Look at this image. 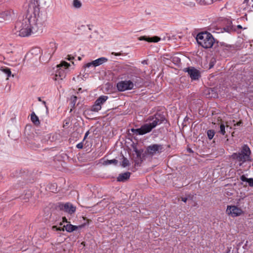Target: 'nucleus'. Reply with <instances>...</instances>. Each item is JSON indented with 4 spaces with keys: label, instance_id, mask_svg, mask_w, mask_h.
<instances>
[{
    "label": "nucleus",
    "instance_id": "1",
    "mask_svg": "<svg viewBox=\"0 0 253 253\" xmlns=\"http://www.w3.org/2000/svg\"><path fill=\"white\" fill-rule=\"evenodd\" d=\"M165 119L164 115L161 113H156L154 115L148 117L147 122L149 121V123L143 125L139 128H131L130 131L136 135L145 134L151 132L157 126L161 124Z\"/></svg>",
    "mask_w": 253,
    "mask_h": 253
},
{
    "label": "nucleus",
    "instance_id": "2",
    "mask_svg": "<svg viewBox=\"0 0 253 253\" xmlns=\"http://www.w3.org/2000/svg\"><path fill=\"white\" fill-rule=\"evenodd\" d=\"M25 21L24 18L22 21H17L15 24V28L18 29V35L21 37H28L31 34L37 33L39 30L38 23L32 22L31 20Z\"/></svg>",
    "mask_w": 253,
    "mask_h": 253
},
{
    "label": "nucleus",
    "instance_id": "3",
    "mask_svg": "<svg viewBox=\"0 0 253 253\" xmlns=\"http://www.w3.org/2000/svg\"><path fill=\"white\" fill-rule=\"evenodd\" d=\"M40 0H28L26 7V14L25 21L31 20L33 23H37L40 18Z\"/></svg>",
    "mask_w": 253,
    "mask_h": 253
},
{
    "label": "nucleus",
    "instance_id": "4",
    "mask_svg": "<svg viewBox=\"0 0 253 253\" xmlns=\"http://www.w3.org/2000/svg\"><path fill=\"white\" fill-rule=\"evenodd\" d=\"M251 155L250 148L247 144H244L241 147L240 151L238 153H233L231 157L238 163L239 167H242L245 162L252 161Z\"/></svg>",
    "mask_w": 253,
    "mask_h": 253
},
{
    "label": "nucleus",
    "instance_id": "5",
    "mask_svg": "<svg viewBox=\"0 0 253 253\" xmlns=\"http://www.w3.org/2000/svg\"><path fill=\"white\" fill-rule=\"evenodd\" d=\"M198 43L204 48H210L212 47L215 42L213 36L209 32H201L196 37Z\"/></svg>",
    "mask_w": 253,
    "mask_h": 253
},
{
    "label": "nucleus",
    "instance_id": "6",
    "mask_svg": "<svg viewBox=\"0 0 253 253\" xmlns=\"http://www.w3.org/2000/svg\"><path fill=\"white\" fill-rule=\"evenodd\" d=\"M165 151L163 145L160 144H153L147 147L145 153L146 155L153 157L159 155Z\"/></svg>",
    "mask_w": 253,
    "mask_h": 253
},
{
    "label": "nucleus",
    "instance_id": "7",
    "mask_svg": "<svg viewBox=\"0 0 253 253\" xmlns=\"http://www.w3.org/2000/svg\"><path fill=\"white\" fill-rule=\"evenodd\" d=\"M56 48L57 46L55 43L50 42L47 47L45 49L44 53L41 56V58L45 62H48L55 52Z\"/></svg>",
    "mask_w": 253,
    "mask_h": 253
},
{
    "label": "nucleus",
    "instance_id": "8",
    "mask_svg": "<svg viewBox=\"0 0 253 253\" xmlns=\"http://www.w3.org/2000/svg\"><path fill=\"white\" fill-rule=\"evenodd\" d=\"M134 86V83L130 80L121 81L119 82L116 84L118 90L121 92L131 90L133 89Z\"/></svg>",
    "mask_w": 253,
    "mask_h": 253
},
{
    "label": "nucleus",
    "instance_id": "9",
    "mask_svg": "<svg viewBox=\"0 0 253 253\" xmlns=\"http://www.w3.org/2000/svg\"><path fill=\"white\" fill-rule=\"evenodd\" d=\"M108 97L106 95H101L95 101L94 105L91 108V111L98 112L102 108V105L108 99Z\"/></svg>",
    "mask_w": 253,
    "mask_h": 253
},
{
    "label": "nucleus",
    "instance_id": "10",
    "mask_svg": "<svg viewBox=\"0 0 253 253\" xmlns=\"http://www.w3.org/2000/svg\"><path fill=\"white\" fill-rule=\"evenodd\" d=\"M183 71L188 73L192 80H198L201 77L200 72L193 67L184 68Z\"/></svg>",
    "mask_w": 253,
    "mask_h": 253
},
{
    "label": "nucleus",
    "instance_id": "11",
    "mask_svg": "<svg viewBox=\"0 0 253 253\" xmlns=\"http://www.w3.org/2000/svg\"><path fill=\"white\" fill-rule=\"evenodd\" d=\"M226 213L232 217L240 215L243 213V211L235 206H227Z\"/></svg>",
    "mask_w": 253,
    "mask_h": 253
},
{
    "label": "nucleus",
    "instance_id": "12",
    "mask_svg": "<svg viewBox=\"0 0 253 253\" xmlns=\"http://www.w3.org/2000/svg\"><path fill=\"white\" fill-rule=\"evenodd\" d=\"M15 15L16 13L12 9L0 11V22H2L3 21L9 20L12 16H15Z\"/></svg>",
    "mask_w": 253,
    "mask_h": 253
},
{
    "label": "nucleus",
    "instance_id": "13",
    "mask_svg": "<svg viewBox=\"0 0 253 253\" xmlns=\"http://www.w3.org/2000/svg\"><path fill=\"white\" fill-rule=\"evenodd\" d=\"M107 61H108L107 58L104 57H100V58H99L91 62L86 64L84 67L85 68H89V67H90L91 66H94V67H97V66H98L103 64L104 63L106 62Z\"/></svg>",
    "mask_w": 253,
    "mask_h": 253
},
{
    "label": "nucleus",
    "instance_id": "14",
    "mask_svg": "<svg viewBox=\"0 0 253 253\" xmlns=\"http://www.w3.org/2000/svg\"><path fill=\"white\" fill-rule=\"evenodd\" d=\"M64 228H65V230L68 232H73L74 231H75V230L77 229H78V227L76 226H75V225H73L72 224H67V225H64L63 228H62V229H61L60 228H58L56 226H53L52 227V228L53 229H55V230H60V231H64Z\"/></svg>",
    "mask_w": 253,
    "mask_h": 253
},
{
    "label": "nucleus",
    "instance_id": "15",
    "mask_svg": "<svg viewBox=\"0 0 253 253\" xmlns=\"http://www.w3.org/2000/svg\"><path fill=\"white\" fill-rule=\"evenodd\" d=\"M66 77V72L64 69L60 68L56 72L54 79L55 80H62Z\"/></svg>",
    "mask_w": 253,
    "mask_h": 253
},
{
    "label": "nucleus",
    "instance_id": "16",
    "mask_svg": "<svg viewBox=\"0 0 253 253\" xmlns=\"http://www.w3.org/2000/svg\"><path fill=\"white\" fill-rule=\"evenodd\" d=\"M61 208L65 211L71 214L74 213L76 211V207L72 204L69 203H67L63 205Z\"/></svg>",
    "mask_w": 253,
    "mask_h": 253
},
{
    "label": "nucleus",
    "instance_id": "17",
    "mask_svg": "<svg viewBox=\"0 0 253 253\" xmlns=\"http://www.w3.org/2000/svg\"><path fill=\"white\" fill-rule=\"evenodd\" d=\"M130 172L127 171L124 173H120L117 177V181L124 182L129 178Z\"/></svg>",
    "mask_w": 253,
    "mask_h": 253
},
{
    "label": "nucleus",
    "instance_id": "18",
    "mask_svg": "<svg viewBox=\"0 0 253 253\" xmlns=\"http://www.w3.org/2000/svg\"><path fill=\"white\" fill-rule=\"evenodd\" d=\"M160 39H161L159 37H157V36L154 37L152 38H148L146 36H142V37H140L139 38V40L140 41L144 40V41H146L149 42H158L159 41H160Z\"/></svg>",
    "mask_w": 253,
    "mask_h": 253
},
{
    "label": "nucleus",
    "instance_id": "19",
    "mask_svg": "<svg viewBox=\"0 0 253 253\" xmlns=\"http://www.w3.org/2000/svg\"><path fill=\"white\" fill-rule=\"evenodd\" d=\"M240 179L242 181L247 182L249 184V185L250 187L253 186V178H248L245 176V175H242V176H240Z\"/></svg>",
    "mask_w": 253,
    "mask_h": 253
},
{
    "label": "nucleus",
    "instance_id": "20",
    "mask_svg": "<svg viewBox=\"0 0 253 253\" xmlns=\"http://www.w3.org/2000/svg\"><path fill=\"white\" fill-rule=\"evenodd\" d=\"M31 121L36 126L39 125L40 124L39 118L36 116L34 112L31 115Z\"/></svg>",
    "mask_w": 253,
    "mask_h": 253
},
{
    "label": "nucleus",
    "instance_id": "21",
    "mask_svg": "<svg viewBox=\"0 0 253 253\" xmlns=\"http://www.w3.org/2000/svg\"><path fill=\"white\" fill-rule=\"evenodd\" d=\"M118 163V160L116 159H113V160H104L103 162L102 163L103 165L104 166H108L111 164H113L114 165H117Z\"/></svg>",
    "mask_w": 253,
    "mask_h": 253
},
{
    "label": "nucleus",
    "instance_id": "22",
    "mask_svg": "<svg viewBox=\"0 0 253 253\" xmlns=\"http://www.w3.org/2000/svg\"><path fill=\"white\" fill-rule=\"evenodd\" d=\"M201 5H209L212 3L214 0H196Z\"/></svg>",
    "mask_w": 253,
    "mask_h": 253
},
{
    "label": "nucleus",
    "instance_id": "23",
    "mask_svg": "<svg viewBox=\"0 0 253 253\" xmlns=\"http://www.w3.org/2000/svg\"><path fill=\"white\" fill-rule=\"evenodd\" d=\"M3 73H5L8 78L11 75L10 69L7 67H1L0 69Z\"/></svg>",
    "mask_w": 253,
    "mask_h": 253
},
{
    "label": "nucleus",
    "instance_id": "24",
    "mask_svg": "<svg viewBox=\"0 0 253 253\" xmlns=\"http://www.w3.org/2000/svg\"><path fill=\"white\" fill-rule=\"evenodd\" d=\"M207 133L208 138L210 140H211L213 138V136H214L215 132L212 129H209L207 131Z\"/></svg>",
    "mask_w": 253,
    "mask_h": 253
},
{
    "label": "nucleus",
    "instance_id": "25",
    "mask_svg": "<svg viewBox=\"0 0 253 253\" xmlns=\"http://www.w3.org/2000/svg\"><path fill=\"white\" fill-rule=\"evenodd\" d=\"M70 66V64L66 61H62L61 63L57 65V67L63 68L64 69H67Z\"/></svg>",
    "mask_w": 253,
    "mask_h": 253
},
{
    "label": "nucleus",
    "instance_id": "26",
    "mask_svg": "<svg viewBox=\"0 0 253 253\" xmlns=\"http://www.w3.org/2000/svg\"><path fill=\"white\" fill-rule=\"evenodd\" d=\"M73 6L76 8H80L82 6V3L79 0H74L73 2Z\"/></svg>",
    "mask_w": 253,
    "mask_h": 253
},
{
    "label": "nucleus",
    "instance_id": "27",
    "mask_svg": "<svg viewBox=\"0 0 253 253\" xmlns=\"http://www.w3.org/2000/svg\"><path fill=\"white\" fill-rule=\"evenodd\" d=\"M123 161H122V166L123 167H126L127 166H129L130 165V163H129V161L127 160V158L124 157L123 156Z\"/></svg>",
    "mask_w": 253,
    "mask_h": 253
},
{
    "label": "nucleus",
    "instance_id": "28",
    "mask_svg": "<svg viewBox=\"0 0 253 253\" xmlns=\"http://www.w3.org/2000/svg\"><path fill=\"white\" fill-rule=\"evenodd\" d=\"M220 133L222 135H225V127L224 124H221L220 126Z\"/></svg>",
    "mask_w": 253,
    "mask_h": 253
},
{
    "label": "nucleus",
    "instance_id": "29",
    "mask_svg": "<svg viewBox=\"0 0 253 253\" xmlns=\"http://www.w3.org/2000/svg\"><path fill=\"white\" fill-rule=\"evenodd\" d=\"M77 97L76 96H72L71 97V101L72 104L73 105V106H75L76 101H77Z\"/></svg>",
    "mask_w": 253,
    "mask_h": 253
},
{
    "label": "nucleus",
    "instance_id": "30",
    "mask_svg": "<svg viewBox=\"0 0 253 253\" xmlns=\"http://www.w3.org/2000/svg\"><path fill=\"white\" fill-rule=\"evenodd\" d=\"M77 148L78 149H82L83 148V142H80L78 143L77 146Z\"/></svg>",
    "mask_w": 253,
    "mask_h": 253
},
{
    "label": "nucleus",
    "instance_id": "31",
    "mask_svg": "<svg viewBox=\"0 0 253 253\" xmlns=\"http://www.w3.org/2000/svg\"><path fill=\"white\" fill-rule=\"evenodd\" d=\"M242 124V122L240 121L238 122H237V123H234V126L235 127H237V126H240Z\"/></svg>",
    "mask_w": 253,
    "mask_h": 253
},
{
    "label": "nucleus",
    "instance_id": "32",
    "mask_svg": "<svg viewBox=\"0 0 253 253\" xmlns=\"http://www.w3.org/2000/svg\"><path fill=\"white\" fill-rule=\"evenodd\" d=\"M135 153H136L137 157H140L141 156V152L139 150L136 149L135 150Z\"/></svg>",
    "mask_w": 253,
    "mask_h": 253
},
{
    "label": "nucleus",
    "instance_id": "33",
    "mask_svg": "<svg viewBox=\"0 0 253 253\" xmlns=\"http://www.w3.org/2000/svg\"><path fill=\"white\" fill-rule=\"evenodd\" d=\"M181 199L183 202H184V203H186L188 200V198L186 197H181Z\"/></svg>",
    "mask_w": 253,
    "mask_h": 253
},
{
    "label": "nucleus",
    "instance_id": "34",
    "mask_svg": "<svg viewBox=\"0 0 253 253\" xmlns=\"http://www.w3.org/2000/svg\"><path fill=\"white\" fill-rule=\"evenodd\" d=\"M224 29L225 31H226L228 32H229L232 30V28H229L228 27H227L226 28H224Z\"/></svg>",
    "mask_w": 253,
    "mask_h": 253
},
{
    "label": "nucleus",
    "instance_id": "35",
    "mask_svg": "<svg viewBox=\"0 0 253 253\" xmlns=\"http://www.w3.org/2000/svg\"><path fill=\"white\" fill-rule=\"evenodd\" d=\"M89 134V131H87L85 133V135H84V140L87 136V135H88Z\"/></svg>",
    "mask_w": 253,
    "mask_h": 253
},
{
    "label": "nucleus",
    "instance_id": "36",
    "mask_svg": "<svg viewBox=\"0 0 253 253\" xmlns=\"http://www.w3.org/2000/svg\"><path fill=\"white\" fill-rule=\"evenodd\" d=\"M42 103H43V104H44V106H45V107L46 109L47 110V109H48V107H47V106H46V102H45V101H42Z\"/></svg>",
    "mask_w": 253,
    "mask_h": 253
},
{
    "label": "nucleus",
    "instance_id": "37",
    "mask_svg": "<svg viewBox=\"0 0 253 253\" xmlns=\"http://www.w3.org/2000/svg\"><path fill=\"white\" fill-rule=\"evenodd\" d=\"M69 57L68 58V60H71L72 59H74V57H71L70 55L68 56Z\"/></svg>",
    "mask_w": 253,
    "mask_h": 253
},
{
    "label": "nucleus",
    "instance_id": "38",
    "mask_svg": "<svg viewBox=\"0 0 253 253\" xmlns=\"http://www.w3.org/2000/svg\"><path fill=\"white\" fill-rule=\"evenodd\" d=\"M142 63L143 64H147V62L146 60H143V61H142Z\"/></svg>",
    "mask_w": 253,
    "mask_h": 253
},
{
    "label": "nucleus",
    "instance_id": "39",
    "mask_svg": "<svg viewBox=\"0 0 253 253\" xmlns=\"http://www.w3.org/2000/svg\"><path fill=\"white\" fill-rule=\"evenodd\" d=\"M237 28L238 29H242V27L240 25H238L237 26Z\"/></svg>",
    "mask_w": 253,
    "mask_h": 253
},
{
    "label": "nucleus",
    "instance_id": "40",
    "mask_svg": "<svg viewBox=\"0 0 253 253\" xmlns=\"http://www.w3.org/2000/svg\"><path fill=\"white\" fill-rule=\"evenodd\" d=\"M249 1V0H244V3H248Z\"/></svg>",
    "mask_w": 253,
    "mask_h": 253
},
{
    "label": "nucleus",
    "instance_id": "41",
    "mask_svg": "<svg viewBox=\"0 0 253 253\" xmlns=\"http://www.w3.org/2000/svg\"><path fill=\"white\" fill-rule=\"evenodd\" d=\"M113 54H114L116 56H119L120 55L119 53H113Z\"/></svg>",
    "mask_w": 253,
    "mask_h": 253
},
{
    "label": "nucleus",
    "instance_id": "42",
    "mask_svg": "<svg viewBox=\"0 0 253 253\" xmlns=\"http://www.w3.org/2000/svg\"><path fill=\"white\" fill-rule=\"evenodd\" d=\"M63 221H64H64L67 222V219H66V217H63Z\"/></svg>",
    "mask_w": 253,
    "mask_h": 253
},
{
    "label": "nucleus",
    "instance_id": "43",
    "mask_svg": "<svg viewBox=\"0 0 253 253\" xmlns=\"http://www.w3.org/2000/svg\"><path fill=\"white\" fill-rule=\"evenodd\" d=\"M38 100L42 102V100H41V97H38Z\"/></svg>",
    "mask_w": 253,
    "mask_h": 253
},
{
    "label": "nucleus",
    "instance_id": "44",
    "mask_svg": "<svg viewBox=\"0 0 253 253\" xmlns=\"http://www.w3.org/2000/svg\"><path fill=\"white\" fill-rule=\"evenodd\" d=\"M251 165H250V166L248 167V169H250V168H251Z\"/></svg>",
    "mask_w": 253,
    "mask_h": 253
},
{
    "label": "nucleus",
    "instance_id": "45",
    "mask_svg": "<svg viewBox=\"0 0 253 253\" xmlns=\"http://www.w3.org/2000/svg\"><path fill=\"white\" fill-rule=\"evenodd\" d=\"M78 59H79V60H81V58L80 57H78Z\"/></svg>",
    "mask_w": 253,
    "mask_h": 253
},
{
    "label": "nucleus",
    "instance_id": "46",
    "mask_svg": "<svg viewBox=\"0 0 253 253\" xmlns=\"http://www.w3.org/2000/svg\"><path fill=\"white\" fill-rule=\"evenodd\" d=\"M212 67V65H210V68H211Z\"/></svg>",
    "mask_w": 253,
    "mask_h": 253
}]
</instances>
